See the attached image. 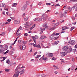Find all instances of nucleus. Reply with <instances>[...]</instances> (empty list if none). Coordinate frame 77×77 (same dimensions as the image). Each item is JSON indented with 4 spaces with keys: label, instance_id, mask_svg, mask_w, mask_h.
Wrapping results in <instances>:
<instances>
[{
    "label": "nucleus",
    "instance_id": "obj_26",
    "mask_svg": "<svg viewBox=\"0 0 77 77\" xmlns=\"http://www.w3.org/2000/svg\"><path fill=\"white\" fill-rule=\"evenodd\" d=\"M41 56V55H37L35 57V58H38L39 57H40Z\"/></svg>",
    "mask_w": 77,
    "mask_h": 77
},
{
    "label": "nucleus",
    "instance_id": "obj_39",
    "mask_svg": "<svg viewBox=\"0 0 77 77\" xmlns=\"http://www.w3.org/2000/svg\"><path fill=\"white\" fill-rule=\"evenodd\" d=\"M42 77H45V75L44 74H42L41 75Z\"/></svg>",
    "mask_w": 77,
    "mask_h": 77
},
{
    "label": "nucleus",
    "instance_id": "obj_43",
    "mask_svg": "<svg viewBox=\"0 0 77 77\" xmlns=\"http://www.w3.org/2000/svg\"><path fill=\"white\" fill-rule=\"evenodd\" d=\"M35 38H36V39H38V36L36 35H35Z\"/></svg>",
    "mask_w": 77,
    "mask_h": 77
},
{
    "label": "nucleus",
    "instance_id": "obj_10",
    "mask_svg": "<svg viewBox=\"0 0 77 77\" xmlns=\"http://www.w3.org/2000/svg\"><path fill=\"white\" fill-rule=\"evenodd\" d=\"M20 23V20H14V24H19Z\"/></svg>",
    "mask_w": 77,
    "mask_h": 77
},
{
    "label": "nucleus",
    "instance_id": "obj_18",
    "mask_svg": "<svg viewBox=\"0 0 77 77\" xmlns=\"http://www.w3.org/2000/svg\"><path fill=\"white\" fill-rule=\"evenodd\" d=\"M53 54L52 53H50L48 54V56H49V57H53Z\"/></svg>",
    "mask_w": 77,
    "mask_h": 77
},
{
    "label": "nucleus",
    "instance_id": "obj_19",
    "mask_svg": "<svg viewBox=\"0 0 77 77\" xmlns=\"http://www.w3.org/2000/svg\"><path fill=\"white\" fill-rule=\"evenodd\" d=\"M17 3H14L12 4V6L14 8L15 7H16V6H17Z\"/></svg>",
    "mask_w": 77,
    "mask_h": 77
},
{
    "label": "nucleus",
    "instance_id": "obj_60",
    "mask_svg": "<svg viewBox=\"0 0 77 77\" xmlns=\"http://www.w3.org/2000/svg\"><path fill=\"white\" fill-rule=\"evenodd\" d=\"M72 61H73L74 62V60H75L74 59V58H72Z\"/></svg>",
    "mask_w": 77,
    "mask_h": 77
},
{
    "label": "nucleus",
    "instance_id": "obj_1",
    "mask_svg": "<svg viewBox=\"0 0 77 77\" xmlns=\"http://www.w3.org/2000/svg\"><path fill=\"white\" fill-rule=\"evenodd\" d=\"M48 27V26H47V25L46 24H45L42 28H40L41 32L40 33V35H41L42 33H43V32L44 31V30H45V29H47Z\"/></svg>",
    "mask_w": 77,
    "mask_h": 77
},
{
    "label": "nucleus",
    "instance_id": "obj_56",
    "mask_svg": "<svg viewBox=\"0 0 77 77\" xmlns=\"http://www.w3.org/2000/svg\"><path fill=\"white\" fill-rule=\"evenodd\" d=\"M26 3L27 5H29V4L30 3L28 1H26Z\"/></svg>",
    "mask_w": 77,
    "mask_h": 77
},
{
    "label": "nucleus",
    "instance_id": "obj_22",
    "mask_svg": "<svg viewBox=\"0 0 77 77\" xmlns=\"http://www.w3.org/2000/svg\"><path fill=\"white\" fill-rule=\"evenodd\" d=\"M7 58V57H4L3 58V60H1V62H3V60H5Z\"/></svg>",
    "mask_w": 77,
    "mask_h": 77
},
{
    "label": "nucleus",
    "instance_id": "obj_57",
    "mask_svg": "<svg viewBox=\"0 0 77 77\" xmlns=\"http://www.w3.org/2000/svg\"><path fill=\"white\" fill-rule=\"evenodd\" d=\"M36 54H37V52H35L34 53V54L33 55V56H35V55H36Z\"/></svg>",
    "mask_w": 77,
    "mask_h": 77
},
{
    "label": "nucleus",
    "instance_id": "obj_37",
    "mask_svg": "<svg viewBox=\"0 0 77 77\" xmlns=\"http://www.w3.org/2000/svg\"><path fill=\"white\" fill-rule=\"evenodd\" d=\"M9 62H10V60H8L6 61V63H9Z\"/></svg>",
    "mask_w": 77,
    "mask_h": 77
},
{
    "label": "nucleus",
    "instance_id": "obj_54",
    "mask_svg": "<svg viewBox=\"0 0 77 77\" xmlns=\"http://www.w3.org/2000/svg\"><path fill=\"white\" fill-rule=\"evenodd\" d=\"M5 11H3V12H2V14L5 15Z\"/></svg>",
    "mask_w": 77,
    "mask_h": 77
},
{
    "label": "nucleus",
    "instance_id": "obj_62",
    "mask_svg": "<svg viewBox=\"0 0 77 77\" xmlns=\"http://www.w3.org/2000/svg\"><path fill=\"white\" fill-rule=\"evenodd\" d=\"M54 73H55V74H57V73H58V72H57V71H55Z\"/></svg>",
    "mask_w": 77,
    "mask_h": 77
},
{
    "label": "nucleus",
    "instance_id": "obj_13",
    "mask_svg": "<svg viewBox=\"0 0 77 77\" xmlns=\"http://www.w3.org/2000/svg\"><path fill=\"white\" fill-rule=\"evenodd\" d=\"M60 54L61 56L62 57L65 56V52H61L60 53Z\"/></svg>",
    "mask_w": 77,
    "mask_h": 77
},
{
    "label": "nucleus",
    "instance_id": "obj_48",
    "mask_svg": "<svg viewBox=\"0 0 77 77\" xmlns=\"http://www.w3.org/2000/svg\"><path fill=\"white\" fill-rule=\"evenodd\" d=\"M54 29H55V27H53V28H52L51 29V30H54Z\"/></svg>",
    "mask_w": 77,
    "mask_h": 77
},
{
    "label": "nucleus",
    "instance_id": "obj_42",
    "mask_svg": "<svg viewBox=\"0 0 77 77\" xmlns=\"http://www.w3.org/2000/svg\"><path fill=\"white\" fill-rule=\"evenodd\" d=\"M42 4V2H40L38 3V5H41Z\"/></svg>",
    "mask_w": 77,
    "mask_h": 77
},
{
    "label": "nucleus",
    "instance_id": "obj_7",
    "mask_svg": "<svg viewBox=\"0 0 77 77\" xmlns=\"http://www.w3.org/2000/svg\"><path fill=\"white\" fill-rule=\"evenodd\" d=\"M24 71H25L24 69H23L20 72H19L17 71L16 72H18V75H19V74H20V75H21L22 74H24Z\"/></svg>",
    "mask_w": 77,
    "mask_h": 77
},
{
    "label": "nucleus",
    "instance_id": "obj_36",
    "mask_svg": "<svg viewBox=\"0 0 77 77\" xmlns=\"http://www.w3.org/2000/svg\"><path fill=\"white\" fill-rule=\"evenodd\" d=\"M25 36H28V34L27 33H25L24 34Z\"/></svg>",
    "mask_w": 77,
    "mask_h": 77
},
{
    "label": "nucleus",
    "instance_id": "obj_2",
    "mask_svg": "<svg viewBox=\"0 0 77 77\" xmlns=\"http://www.w3.org/2000/svg\"><path fill=\"white\" fill-rule=\"evenodd\" d=\"M5 48H6L5 49L3 47L1 48L0 49V54H2V53L3 54H4V51H5V50H8V46L6 45Z\"/></svg>",
    "mask_w": 77,
    "mask_h": 77
},
{
    "label": "nucleus",
    "instance_id": "obj_25",
    "mask_svg": "<svg viewBox=\"0 0 77 77\" xmlns=\"http://www.w3.org/2000/svg\"><path fill=\"white\" fill-rule=\"evenodd\" d=\"M35 27V24H34V25L32 26V27H31V28L30 29V30H32V29H33V28H34V27Z\"/></svg>",
    "mask_w": 77,
    "mask_h": 77
},
{
    "label": "nucleus",
    "instance_id": "obj_14",
    "mask_svg": "<svg viewBox=\"0 0 77 77\" xmlns=\"http://www.w3.org/2000/svg\"><path fill=\"white\" fill-rule=\"evenodd\" d=\"M68 29V27L66 26H65L62 28V30H66V29Z\"/></svg>",
    "mask_w": 77,
    "mask_h": 77
},
{
    "label": "nucleus",
    "instance_id": "obj_32",
    "mask_svg": "<svg viewBox=\"0 0 77 77\" xmlns=\"http://www.w3.org/2000/svg\"><path fill=\"white\" fill-rule=\"evenodd\" d=\"M5 33H6L5 32H2V36H5Z\"/></svg>",
    "mask_w": 77,
    "mask_h": 77
},
{
    "label": "nucleus",
    "instance_id": "obj_31",
    "mask_svg": "<svg viewBox=\"0 0 77 77\" xmlns=\"http://www.w3.org/2000/svg\"><path fill=\"white\" fill-rule=\"evenodd\" d=\"M6 5L5 3H3L2 5V7H5V6Z\"/></svg>",
    "mask_w": 77,
    "mask_h": 77
},
{
    "label": "nucleus",
    "instance_id": "obj_28",
    "mask_svg": "<svg viewBox=\"0 0 77 77\" xmlns=\"http://www.w3.org/2000/svg\"><path fill=\"white\" fill-rule=\"evenodd\" d=\"M28 20V17H26L24 18V20L25 21H27V20Z\"/></svg>",
    "mask_w": 77,
    "mask_h": 77
},
{
    "label": "nucleus",
    "instance_id": "obj_51",
    "mask_svg": "<svg viewBox=\"0 0 77 77\" xmlns=\"http://www.w3.org/2000/svg\"><path fill=\"white\" fill-rule=\"evenodd\" d=\"M71 1L74 2H77V0H71Z\"/></svg>",
    "mask_w": 77,
    "mask_h": 77
},
{
    "label": "nucleus",
    "instance_id": "obj_6",
    "mask_svg": "<svg viewBox=\"0 0 77 77\" xmlns=\"http://www.w3.org/2000/svg\"><path fill=\"white\" fill-rule=\"evenodd\" d=\"M42 20L41 18L40 17L34 19V21H41Z\"/></svg>",
    "mask_w": 77,
    "mask_h": 77
},
{
    "label": "nucleus",
    "instance_id": "obj_9",
    "mask_svg": "<svg viewBox=\"0 0 77 77\" xmlns=\"http://www.w3.org/2000/svg\"><path fill=\"white\" fill-rule=\"evenodd\" d=\"M26 8H27V5H24L22 8L21 10L22 11H25V10L26 9Z\"/></svg>",
    "mask_w": 77,
    "mask_h": 77
},
{
    "label": "nucleus",
    "instance_id": "obj_40",
    "mask_svg": "<svg viewBox=\"0 0 77 77\" xmlns=\"http://www.w3.org/2000/svg\"><path fill=\"white\" fill-rule=\"evenodd\" d=\"M56 6H60V5H59V4H56L55 5V7Z\"/></svg>",
    "mask_w": 77,
    "mask_h": 77
},
{
    "label": "nucleus",
    "instance_id": "obj_21",
    "mask_svg": "<svg viewBox=\"0 0 77 77\" xmlns=\"http://www.w3.org/2000/svg\"><path fill=\"white\" fill-rule=\"evenodd\" d=\"M37 47L38 48H41V45H39V44H38V45H37Z\"/></svg>",
    "mask_w": 77,
    "mask_h": 77
},
{
    "label": "nucleus",
    "instance_id": "obj_50",
    "mask_svg": "<svg viewBox=\"0 0 77 77\" xmlns=\"http://www.w3.org/2000/svg\"><path fill=\"white\" fill-rule=\"evenodd\" d=\"M12 45H13V44H11V45L10 46V49H11V48H12Z\"/></svg>",
    "mask_w": 77,
    "mask_h": 77
},
{
    "label": "nucleus",
    "instance_id": "obj_49",
    "mask_svg": "<svg viewBox=\"0 0 77 77\" xmlns=\"http://www.w3.org/2000/svg\"><path fill=\"white\" fill-rule=\"evenodd\" d=\"M68 12V11H65L64 13H63L64 14H66V13Z\"/></svg>",
    "mask_w": 77,
    "mask_h": 77
},
{
    "label": "nucleus",
    "instance_id": "obj_55",
    "mask_svg": "<svg viewBox=\"0 0 77 77\" xmlns=\"http://www.w3.org/2000/svg\"><path fill=\"white\" fill-rule=\"evenodd\" d=\"M56 60V58L53 57V58L52 59V60Z\"/></svg>",
    "mask_w": 77,
    "mask_h": 77
},
{
    "label": "nucleus",
    "instance_id": "obj_52",
    "mask_svg": "<svg viewBox=\"0 0 77 77\" xmlns=\"http://www.w3.org/2000/svg\"><path fill=\"white\" fill-rule=\"evenodd\" d=\"M47 57H45V58H43V60H47Z\"/></svg>",
    "mask_w": 77,
    "mask_h": 77
},
{
    "label": "nucleus",
    "instance_id": "obj_47",
    "mask_svg": "<svg viewBox=\"0 0 77 77\" xmlns=\"http://www.w3.org/2000/svg\"><path fill=\"white\" fill-rule=\"evenodd\" d=\"M74 29V27H71L70 29H71V30H73V29Z\"/></svg>",
    "mask_w": 77,
    "mask_h": 77
},
{
    "label": "nucleus",
    "instance_id": "obj_41",
    "mask_svg": "<svg viewBox=\"0 0 77 77\" xmlns=\"http://www.w3.org/2000/svg\"><path fill=\"white\" fill-rule=\"evenodd\" d=\"M46 5H47V6H48V5H51V4L50 3H46Z\"/></svg>",
    "mask_w": 77,
    "mask_h": 77
},
{
    "label": "nucleus",
    "instance_id": "obj_3",
    "mask_svg": "<svg viewBox=\"0 0 77 77\" xmlns=\"http://www.w3.org/2000/svg\"><path fill=\"white\" fill-rule=\"evenodd\" d=\"M48 16L46 14H44L41 17V18L42 20H43V21H45L47 18Z\"/></svg>",
    "mask_w": 77,
    "mask_h": 77
},
{
    "label": "nucleus",
    "instance_id": "obj_59",
    "mask_svg": "<svg viewBox=\"0 0 77 77\" xmlns=\"http://www.w3.org/2000/svg\"><path fill=\"white\" fill-rule=\"evenodd\" d=\"M9 23V22H7L5 23V25L8 24Z\"/></svg>",
    "mask_w": 77,
    "mask_h": 77
},
{
    "label": "nucleus",
    "instance_id": "obj_29",
    "mask_svg": "<svg viewBox=\"0 0 77 77\" xmlns=\"http://www.w3.org/2000/svg\"><path fill=\"white\" fill-rule=\"evenodd\" d=\"M26 46L25 45H24L23 46H22V49L23 50H24V49H26Z\"/></svg>",
    "mask_w": 77,
    "mask_h": 77
},
{
    "label": "nucleus",
    "instance_id": "obj_12",
    "mask_svg": "<svg viewBox=\"0 0 77 77\" xmlns=\"http://www.w3.org/2000/svg\"><path fill=\"white\" fill-rule=\"evenodd\" d=\"M18 72H15L14 75H13V77H18Z\"/></svg>",
    "mask_w": 77,
    "mask_h": 77
},
{
    "label": "nucleus",
    "instance_id": "obj_58",
    "mask_svg": "<svg viewBox=\"0 0 77 77\" xmlns=\"http://www.w3.org/2000/svg\"><path fill=\"white\" fill-rule=\"evenodd\" d=\"M77 23L76 22H73V23H72V24H74V25H75V24Z\"/></svg>",
    "mask_w": 77,
    "mask_h": 77
},
{
    "label": "nucleus",
    "instance_id": "obj_64",
    "mask_svg": "<svg viewBox=\"0 0 77 77\" xmlns=\"http://www.w3.org/2000/svg\"><path fill=\"white\" fill-rule=\"evenodd\" d=\"M21 59V57H18L17 58L18 60H20V59Z\"/></svg>",
    "mask_w": 77,
    "mask_h": 77
},
{
    "label": "nucleus",
    "instance_id": "obj_30",
    "mask_svg": "<svg viewBox=\"0 0 77 77\" xmlns=\"http://www.w3.org/2000/svg\"><path fill=\"white\" fill-rule=\"evenodd\" d=\"M59 42L56 41L53 44H55V45H57V44H58V43Z\"/></svg>",
    "mask_w": 77,
    "mask_h": 77
},
{
    "label": "nucleus",
    "instance_id": "obj_17",
    "mask_svg": "<svg viewBox=\"0 0 77 77\" xmlns=\"http://www.w3.org/2000/svg\"><path fill=\"white\" fill-rule=\"evenodd\" d=\"M71 44L72 45H74V44H75V41H74V40H72L71 41Z\"/></svg>",
    "mask_w": 77,
    "mask_h": 77
},
{
    "label": "nucleus",
    "instance_id": "obj_61",
    "mask_svg": "<svg viewBox=\"0 0 77 77\" xmlns=\"http://www.w3.org/2000/svg\"><path fill=\"white\" fill-rule=\"evenodd\" d=\"M33 46L34 47H37V45L34 44Z\"/></svg>",
    "mask_w": 77,
    "mask_h": 77
},
{
    "label": "nucleus",
    "instance_id": "obj_23",
    "mask_svg": "<svg viewBox=\"0 0 77 77\" xmlns=\"http://www.w3.org/2000/svg\"><path fill=\"white\" fill-rule=\"evenodd\" d=\"M19 38V37H17L15 40L14 42V44H15V42H17V39H18V38Z\"/></svg>",
    "mask_w": 77,
    "mask_h": 77
},
{
    "label": "nucleus",
    "instance_id": "obj_34",
    "mask_svg": "<svg viewBox=\"0 0 77 77\" xmlns=\"http://www.w3.org/2000/svg\"><path fill=\"white\" fill-rule=\"evenodd\" d=\"M5 70L6 71H7V72H9V71L10 69H5Z\"/></svg>",
    "mask_w": 77,
    "mask_h": 77
},
{
    "label": "nucleus",
    "instance_id": "obj_35",
    "mask_svg": "<svg viewBox=\"0 0 77 77\" xmlns=\"http://www.w3.org/2000/svg\"><path fill=\"white\" fill-rule=\"evenodd\" d=\"M22 29V28L21 26H20V27L19 28V29H18V30L17 31V33L19 31V30H21Z\"/></svg>",
    "mask_w": 77,
    "mask_h": 77
},
{
    "label": "nucleus",
    "instance_id": "obj_24",
    "mask_svg": "<svg viewBox=\"0 0 77 77\" xmlns=\"http://www.w3.org/2000/svg\"><path fill=\"white\" fill-rule=\"evenodd\" d=\"M19 38V37H17L15 40L14 42V44H15V42H17V39H18V38Z\"/></svg>",
    "mask_w": 77,
    "mask_h": 77
},
{
    "label": "nucleus",
    "instance_id": "obj_63",
    "mask_svg": "<svg viewBox=\"0 0 77 77\" xmlns=\"http://www.w3.org/2000/svg\"><path fill=\"white\" fill-rule=\"evenodd\" d=\"M54 38H55V39H58V38H59V37H55Z\"/></svg>",
    "mask_w": 77,
    "mask_h": 77
},
{
    "label": "nucleus",
    "instance_id": "obj_53",
    "mask_svg": "<svg viewBox=\"0 0 77 77\" xmlns=\"http://www.w3.org/2000/svg\"><path fill=\"white\" fill-rule=\"evenodd\" d=\"M18 42L19 43H21V40H19Z\"/></svg>",
    "mask_w": 77,
    "mask_h": 77
},
{
    "label": "nucleus",
    "instance_id": "obj_16",
    "mask_svg": "<svg viewBox=\"0 0 77 77\" xmlns=\"http://www.w3.org/2000/svg\"><path fill=\"white\" fill-rule=\"evenodd\" d=\"M32 38L35 44H36V38L34 36L32 37Z\"/></svg>",
    "mask_w": 77,
    "mask_h": 77
},
{
    "label": "nucleus",
    "instance_id": "obj_38",
    "mask_svg": "<svg viewBox=\"0 0 77 77\" xmlns=\"http://www.w3.org/2000/svg\"><path fill=\"white\" fill-rule=\"evenodd\" d=\"M8 52H9V50H8L6 52L4 53V54H7V53H8Z\"/></svg>",
    "mask_w": 77,
    "mask_h": 77
},
{
    "label": "nucleus",
    "instance_id": "obj_8",
    "mask_svg": "<svg viewBox=\"0 0 77 77\" xmlns=\"http://www.w3.org/2000/svg\"><path fill=\"white\" fill-rule=\"evenodd\" d=\"M72 9H75V11H77V3L75 4L73 7H72Z\"/></svg>",
    "mask_w": 77,
    "mask_h": 77
},
{
    "label": "nucleus",
    "instance_id": "obj_27",
    "mask_svg": "<svg viewBox=\"0 0 77 77\" xmlns=\"http://www.w3.org/2000/svg\"><path fill=\"white\" fill-rule=\"evenodd\" d=\"M72 48L69 49V50L68 51V53H70V52H71V51H72Z\"/></svg>",
    "mask_w": 77,
    "mask_h": 77
},
{
    "label": "nucleus",
    "instance_id": "obj_20",
    "mask_svg": "<svg viewBox=\"0 0 77 77\" xmlns=\"http://www.w3.org/2000/svg\"><path fill=\"white\" fill-rule=\"evenodd\" d=\"M29 29V25H26L25 28V29H26V30H28Z\"/></svg>",
    "mask_w": 77,
    "mask_h": 77
},
{
    "label": "nucleus",
    "instance_id": "obj_45",
    "mask_svg": "<svg viewBox=\"0 0 77 77\" xmlns=\"http://www.w3.org/2000/svg\"><path fill=\"white\" fill-rule=\"evenodd\" d=\"M4 9L5 10H6V11H8V8H7V7H5L4 8Z\"/></svg>",
    "mask_w": 77,
    "mask_h": 77
},
{
    "label": "nucleus",
    "instance_id": "obj_4",
    "mask_svg": "<svg viewBox=\"0 0 77 77\" xmlns=\"http://www.w3.org/2000/svg\"><path fill=\"white\" fill-rule=\"evenodd\" d=\"M25 68V66H23L22 65H20L17 67V68L15 70V71H18V70L20 69H23V68Z\"/></svg>",
    "mask_w": 77,
    "mask_h": 77
},
{
    "label": "nucleus",
    "instance_id": "obj_46",
    "mask_svg": "<svg viewBox=\"0 0 77 77\" xmlns=\"http://www.w3.org/2000/svg\"><path fill=\"white\" fill-rule=\"evenodd\" d=\"M7 21L8 22H10V21H11V20L10 19H9L7 20Z\"/></svg>",
    "mask_w": 77,
    "mask_h": 77
},
{
    "label": "nucleus",
    "instance_id": "obj_11",
    "mask_svg": "<svg viewBox=\"0 0 77 77\" xmlns=\"http://www.w3.org/2000/svg\"><path fill=\"white\" fill-rule=\"evenodd\" d=\"M63 51H66L68 49V47L67 46H65L63 47Z\"/></svg>",
    "mask_w": 77,
    "mask_h": 77
},
{
    "label": "nucleus",
    "instance_id": "obj_15",
    "mask_svg": "<svg viewBox=\"0 0 77 77\" xmlns=\"http://www.w3.org/2000/svg\"><path fill=\"white\" fill-rule=\"evenodd\" d=\"M46 38H47V37L45 36L44 35H42L41 36L40 39L42 40L44 39H45Z\"/></svg>",
    "mask_w": 77,
    "mask_h": 77
},
{
    "label": "nucleus",
    "instance_id": "obj_5",
    "mask_svg": "<svg viewBox=\"0 0 77 77\" xmlns=\"http://www.w3.org/2000/svg\"><path fill=\"white\" fill-rule=\"evenodd\" d=\"M56 33H53V34L51 35L49 37H50V39L51 40H52V39H53L54 38V36H56Z\"/></svg>",
    "mask_w": 77,
    "mask_h": 77
},
{
    "label": "nucleus",
    "instance_id": "obj_44",
    "mask_svg": "<svg viewBox=\"0 0 77 77\" xmlns=\"http://www.w3.org/2000/svg\"><path fill=\"white\" fill-rule=\"evenodd\" d=\"M53 66V67L56 68V69H58V68H57V66H56L55 65H54Z\"/></svg>",
    "mask_w": 77,
    "mask_h": 77
},
{
    "label": "nucleus",
    "instance_id": "obj_33",
    "mask_svg": "<svg viewBox=\"0 0 77 77\" xmlns=\"http://www.w3.org/2000/svg\"><path fill=\"white\" fill-rule=\"evenodd\" d=\"M60 17L61 18L63 17V14H62V13H61V14H60Z\"/></svg>",
    "mask_w": 77,
    "mask_h": 77
}]
</instances>
